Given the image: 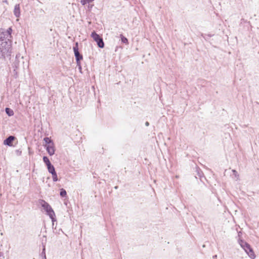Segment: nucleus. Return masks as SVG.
<instances>
[{
  "instance_id": "1",
  "label": "nucleus",
  "mask_w": 259,
  "mask_h": 259,
  "mask_svg": "<svg viewBox=\"0 0 259 259\" xmlns=\"http://www.w3.org/2000/svg\"><path fill=\"white\" fill-rule=\"evenodd\" d=\"M11 52V41L0 42V55L3 58L10 55Z\"/></svg>"
},
{
  "instance_id": "2",
  "label": "nucleus",
  "mask_w": 259,
  "mask_h": 259,
  "mask_svg": "<svg viewBox=\"0 0 259 259\" xmlns=\"http://www.w3.org/2000/svg\"><path fill=\"white\" fill-rule=\"evenodd\" d=\"M238 243L251 259H254L255 258L256 256L253 252V250L248 243L242 239H239L238 240Z\"/></svg>"
},
{
  "instance_id": "3",
  "label": "nucleus",
  "mask_w": 259,
  "mask_h": 259,
  "mask_svg": "<svg viewBox=\"0 0 259 259\" xmlns=\"http://www.w3.org/2000/svg\"><path fill=\"white\" fill-rule=\"evenodd\" d=\"M42 207L47 212V214L51 219L52 222L54 223L55 221H56V220L55 219V213L50 204L45 201H43Z\"/></svg>"
},
{
  "instance_id": "4",
  "label": "nucleus",
  "mask_w": 259,
  "mask_h": 259,
  "mask_svg": "<svg viewBox=\"0 0 259 259\" xmlns=\"http://www.w3.org/2000/svg\"><path fill=\"white\" fill-rule=\"evenodd\" d=\"M91 36L93 38V39L97 42L99 48H103L104 47V43L103 38L95 31H93L92 33Z\"/></svg>"
},
{
  "instance_id": "5",
  "label": "nucleus",
  "mask_w": 259,
  "mask_h": 259,
  "mask_svg": "<svg viewBox=\"0 0 259 259\" xmlns=\"http://www.w3.org/2000/svg\"><path fill=\"white\" fill-rule=\"evenodd\" d=\"M76 61H80L82 59V55H81L78 51V43L76 42L75 46L73 47Z\"/></svg>"
},
{
  "instance_id": "6",
  "label": "nucleus",
  "mask_w": 259,
  "mask_h": 259,
  "mask_svg": "<svg viewBox=\"0 0 259 259\" xmlns=\"http://www.w3.org/2000/svg\"><path fill=\"white\" fill-rule=\"evenodd\" d=\"M47 151L50 156L53 155L55 153V147L54 144L52 143L50 145H46Z\"/></svg>"
},
{
  "instance_id": "7",
  "label": "nucleus",
  "mask_w": 259,
  "mask_h": 259,
  "mask_svg": "<svg viewBox=\"0 0 259 259\" xmlns=\"http://www.w3.org/2000/svg\"><path fill=\"white\" fill-rule=\"evenodd\" d=\"M15 139V137L10 136L8 137L4 142L5 145L11 146L12 145V142Z\"/></svg>"
},
{
  "instance_id": "8",
  "label": "nucleus",
  "mask_w": 259,
  "mask_h": 259,
  "mask_svg": "<svg viewBox=\"0 0 259 259\" xmlns=\"http://www.w3.org/2000/svg\"><path fill=\"white\" fill-rule=\"evenodd\" d=\"M19 61L18 60V57L17 55L14 62L12 64V66L14 68V72H15V74L16 75H17V72L16 71V69L19 67Z\"/></svg>"
},
{
  "instance_id": "9",
  "label": "nucleus",
  "mask_w": 259,
  "mask_h": 259,
  "mask_svg": "<svg viewBox=\"0 0 259 259\" xmlns=\"http://www.w3.org/2000/svg\"><path fill=\"white\" fill-rule=\"evenodd\" d=\"M11 37L7 36L6 35V34H5V33L4 32H3L1 34L0 42H3V41H11Z\"/></svg>"
},
{
  "instance_id": "10",
  "label": "nucleus",
  "mask_w": 259,
  "mask_h": 259,
  "mask_svg": "<svg viewBox=\"0 0 259 259\" xmlns=\"http://www.w3.org/2000/svg\"><path fill=\"white\" fill-rule=\"evenodd\" d=\"M14 14L17 17L19 18L20 16V5L16 4L15 6L14 10Z\"/></svg>"
},
{
  "instance_id": "11",
  "label": "nucleus",
  "mask_w": 259,
  "mask_h": 259,
  "mask_svg": "<svg viewBox=\"0 0 259 259\" xmlns=\"http://www.w3.org/2000/svg\"><path fill=\"white\" fill-rule=\"evenodd\" d=\"M48 171L51 174L56 172L54 166L51 164L47 166Z\"/></svg>"
},
{
  "instance_id": "12",
  "label": "nucleus",
  "mask_w": 259,
  "mask_h": 259,
  "mask_svg": "<svg viewBox=\"0 0 259 259\" xmlns=\"http://www.w3.org/2000/svg\"><path fill=\"white\" fill-rule=\"evenodd\" d=\"M233 175L234 176L233 179L235 181H238L239 179V175L236 170H232Z\"/></svg>"
},
{
  "instance_id": "13",
  "label": "nucleus",
  "mask_w": 259,
  "mask_h": 259,
  "mask_svg": "<svg viewBox=\"0 0 259 259\" xmlns=\"http://www.w3.org/2000/svg\"><path fill=\"white\" fill-rule=\"evenodd\" d=\"M5 111L6 113L8 114V116H11L14 115V111L12 109L9 108H6L5 109Z\"/></svg>"
},
{
  "instance_id": "14",
  "label": "nucleus",
  "mask_w": 259,
  "mask_h": 259,
  "mask_svg": "<svg viewBox=\"0 0 259 259\" xmlns=\"http://www.w3.org/2000/svg\"><path fill=\"white\" fill-rule=\"evenodd\" d=\"M44 141H45L46 145H50L52 143H54L53 141L49 137H45L44 139Z\"/></svg>"
},
{
  "instance_id": "15",
  "label": "nucleus",
  "mask_w": 259,
  "mask_h": 259,
  "mask_svg": "<svg viewBox=\"0 0 259 259\" xmlns=\"http://www.w3.org/2000/svg\"><path fill=\"white\" fill-rule=\"evenodd\" d=\"M7 36L12 37L11 33L12 32V29L11 27L9 28L6 31H4Z\"/></svg>"
},
{
  "instance_id": "16",
  "label": "nucleus",
  "mask_w": 259,
  "mask_h": 259,
  "mask_svg": "<svg viewBox=\"0 0 259 259\" xmlns=\"http://www.w3.org/2000/svg\"><path fill=\"white\" fill-rule=\"evenodd\" d=\"M43 161L46 163L47 166H49V165L51 164V162L50 161V160L47 156H44L43 157Z\"/></svg>"
},
{
  "instance_id": "17",
  "label": "nucleus",
  "mask_w": 259,
  "mask_h": 259,
  "mask_svg": "<svg viewBox=\"0 0 259 259\" xmlns=\"http://www.w3.org/2000/svg\"><path fill=\"white\" fill-rule=\"evenodd\" d=\"M60 195L62 197H64L66 196L67 193H66V190L63 188L60 189Z\"/></svg>"
},
{
  "instance_id": "18",
  "label": "nucleus",
  "mask_w": 259,
  "mask_h": 259,
  "mask_svg": "<svg viewBox=\"0 0 259 259\" xmlns=\"http://www.w3.org/2000/svg\"><path fill=\"white\" fill-rule=\"evenodd\" d=\"M120 37L121 41L124 44H128V40L127 39L124 37L122 34H120Z\"/></svg>"
},
{
  "instance_id": "19",
  "label": "nucleus",
  "mask_w": 259,
  "mask_h": 259,
  "mask_svg": "<svg viewBox=\"0 0 259 259\" xmlns=\"http://www.w3.org/2000/svg\"><path fill=\"white\" fill-rule=\"evenodd\" d=\"M94 0H81L80 1V3L82 5H86L87 4H89L90 3H92V2H93Z\"/></svg>"
},
{
  "instance_id": "20",
  "label": "nucleus",
  "mask_w": 259,
  "mask_h": 259,
  "mask_svg": "<svg viewBox=\"0 0 259 259\" xmlns=\"http://www.w3.org/2000/svg\"><path fill=\"white\" fill-rule=\"evenodd\" d=\"M52 175L53 181L57 182L58 180L57 173H54Z\"/></svg>"
},
{
  "instance_id": "21",
  "label": "nucleus",
  "mask_w": 259,
  "mask_h": 259,
  "mask_svg": "<svg viewBox=\"0 0 259 259\" xmlns=\"http://www.w3.org/2000/svg\"><path fill=\"white\" fill-rule=\"evenodd\" d=\"M41 255L43 256V258L44 259H47L46 258V253H45V246L44 247V248L42 249V251L41 252Z\"/></svg>"
},
{
  "instance_id": "22",
  "label": "nucleus",
  "mask_w": 259,
  "mask_h": 259,
  "mask_svg": "<svg viewBox=\"0 0 259 259\" xmlns=\"http://www.w3.org/2000/svg\"><path fill=\"white\" fill-rule=\"evenodd\" d=\"M77 66H80L81 65L80 61H76Z\"/></svg>"
},
{
  "instance_id": "23",
  "label": "nucleus",
  "mask_w": 259,
  "mask_h": 259,
  "mask_svg": "<svg viewBox=\"0 0 259 259\" xmlns=\"http://www.w3.org/2000/svg\"><path fill=\"white\" fill-rule=\"evenodd\" d=\"M145 125H146V126H148L149 125V123L148 121H146L145 122Z\"/></svg>"
},
{
  "instance_id": "24",
  "label": "nucleus",
  "mask_w": 259,
  "mask_h": 259,
  "mask_svg": "<svg viewBox=\"0 0 259 259\" xmlns=\"http://www.w3.org/2000/svg\"><path fill=\"white\" fill-rule=\"evenodd\" d=\"M78 67L79 69L80 70H81V65H80V66H78Z\"/></svg>"
},
{
  "instance_id": "25",
  "label": "nucleus",
  "mask_w": 259,
  "mask_h": 259,
  "mask_svg": "<svg viewBox=\"0 0 259 259\" xmlns=\"http://www.w3.org/2000/svg\"><path fill=\"white\" fill-rule=\"evenodd\" d=\"M241 234V232H239L238 233V236H240V234Z\"/></svg>"
},
{
  "instance_id": "26",
  "label": "nucleus",
  "mask_w": 259,
  "mask_h": 259,
  "mask_svg": "<svg viewBox=\"0 0 259 259\" xmlns=\"http://www.w3.org/2000/svg\"><path fill=\"white\" fill-rule=\"evenodd\" d=\"M213 258H215V257H217V255H214V256H213Z\"/></svg>"
},
{
  "instance_id": "27",
  "label": "nucleus",
  "mask_w": 259,
  "mask_h": 259,
  "mask_svg": "<svg viewBox=\"0 0 259 259\" xmlns=\"http://www.w3.org/2000/svg\"><path fill=\"white\" fill-rule=\"evenodd\" d=\"M2 255V253L1 252H0V256H1Z\"/></svg>"
},
{
  "instance_id": "28",
  "label": "nucleus",
  "mask_w": 259,
  "mask_h": 259,
  "mask_svg": "<svg viewBox=\"0 0 259 259\" xmlns=\"http://www.w3.org/2000/svg\"><path fill=\"white\" fill-rule=\"evenodd\" d=\"M202 36H203V38H205V36H203V35H202Z\"/></svg>"
},
{
  "instance_id": "29",
  "label": "nucleus",
  "mask_w": 259,
  "mask_h": 259,
  "mask_svg": "<svg viewBox=\"0 0 259 259\" xmlns=\"http://www.w3.org/2000/svg\"><path fill=\"white\" fill-rule=\"evenodd\" d=\"M202 36H203V38H205V36H203V35H202Z\"/></svg>"
},
{
  "instance_id": "30",
  "label": "nucleus",
  "mask_w": 259,
  "mask_h": 259,
  "mask_svg": "<svg viewBox=\"0 0 259 259\" xmlns=\"http://www.w3.org/2000/svg\"><path fill=\"white\" fill-rule=\"evenodd\" d=\"M202 36H203V38H205V36H203V35H202Z\"/></svg>"
}]
</instances>
